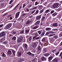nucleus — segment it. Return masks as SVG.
Returning <instances> with one entry per match:
<instances>
[{
    "instance_id": "1",
    "label": "nucleus",
    "mask_w": 62,
    "mask_h": 62,
    "mask_svg": "<svg viewBox=\"0 0 62 62\" xmlns=\"http://www.w3.org/2000/svg\"><path fill=\"white\" fill-rule=\"evenodd\" d=\"M11 25L10 24H9L7 25L4 28L5 29H8L11 27Z\"/></svg>"
},
{
    "instance_id": "2",
    "label": "nucleus",
    "mask_w": 62,
    "mask_h": 62,
    "mask_svg": "<svg viewBox=\"0 0 62 62\" xmlns=\"http://www.w3.org/2000/svg\"><path fill=\"white\" fill-rule=\"evenodd\" d=\"M19 38H18L17 40V42H21L22 41V40L23 39V37L22 36H20L19 37Z\"/></svg>"
},
{
    "instance_id": "3",
    "label": "nucleus",
    "mask_w": 62,
    "mask_h": 62,
    "mask_svg": "<svg viewBox=\"0 0 62 62\" xmlns=\"http://www.w3.org/2000/svg\"><path fill=\"white\" fill-rule=\"evenodd\" d=\"M59 5V3H55L54 4L53 6V8H57L58 5Z\"/></svg>"
},
{
    "instance_id": "4",
    "label": "nucleus",
    "mask_w": 62,
    "mask_h": 62,
    "mask_svg": "<svg viewBox=\"0 0 62 62\" xmlns=\"http://www.w3.org/2000/svg\"><path fill=\"white\" fill-rule=\"evenodd\" d=\"M32 46L33 48H35L37 47V44L36 43H32Z\"/></svg>"
},
{
    "instance_id": "5",
    "label": "nucleus",
    "mask_w": 62,
    "mask_h": 62,
    "mask_svg": "<svg viewBox=\"0 0 62 62\" xmlns=\"http://www.w3.org/2000/svg\"><path fill=\"white\" fill-rule=\"evenodd\" d=\"M41 60L42 61H46V58L44 56H42L41 57Z\"/></svg>"
},
{
    "instance_id": "6",
    "label": "nucleus",
    "mask_w": 62,
    "mask_h": 62,
    "mask_svg": "<svg viewBox=\"0 0 62 62\" xmlns=\"http://www.w3.org/2000/svg\"><path fill=\"white\" fill-rule=\"evenodd\" d=\"M23 47H24L26 49H27V47H28V45L26 44H24L23 45Z\"/></svg>"
},
{
    "instance_id": "7",
    "label": "nucleus",
    "mask_w": 62,
    "mask_h": 62,
    "mask_svg": "<svg viewBox=\"0 0 62 62\" xmlns=\"http://www.w3.org/2000/svg\"><path fill=\"white\" fill-rule=\"evenodd\" d=\"M17 54L18 55L19 57H21V55L22 54V52H18Z\"/></svg>"
},
{
    "instance_id": "8",
    "label": "nucleus",
    "mask_w": 62,
    "mask_h": 62,
    "mask_svg": "<svg viewBox=\"0 0 62 62\" xmlns=\"http://www.w3.org/2000/svg\"><path fill=\"white\" fill-rule=\"evenodd\" d=\"M52 26L54 27H57L58 26V23H54L52 25Z\"/></svg>"
},
{
    "instance_id": "9",
    "label": "nucleus",
    "mask_w": 62,
    "mask_h": 62,
    "mask_svg": "<svg viewBox=\"0 0 62 62\" xmlns=\"http://www.w3.org/2000/svg\"><path fill=\"white\" fill-rule=\"evenodd\" d=\"M53 61V62H58V60L56 58H55Z\"/></svg>"
},
{
    "instance_id": "10",
    "label": "nucleus",
    "mask_w": 62,
    "mask_h": 62,
    "mask_svg": "<svg viewBox=\"0 0 62 62\" xmlns=\"http://www.w3.org/2000/svg\"><path fill=\"white\" fill-rule=\"evenodd\" d=\"M19 14H20V12H17L16 14V16L15 17V18H17V17H18V16H19Z\"/></svg>"
},
{
    "instance_id": "11",
    "label": "nucleus",
    "mask_w": 62,
    "mask_h": 62,
    "mask_svg": "<svg viewBox=\"0 0 62 62\" xmlns=\"http://www.w3.org/2000/svg\"><path fill=\"white\" fill-rule=\"evenodd\" d=\"M8 54H9V55H11L12 54V52L10 50H9L8 51Z\"/></svg>"
},
{
    "instance_id": "12",
    "label": "nucleus",
    "mask_w": 62,
    "mask_h": 62,
    "mask_svg": "<svg viewBox=\"0 0 62 62\" xmlns=\"http://www.w3.org/2000/svg\"><path fill=\"white\" fill-rule=\"evenodd\" d=\"M46 51H47V48H44L43 50V53H46Z\"/></svg>"
},
{
    "instance_id": "13",
    "label": "nucleus",
    "mask_w": 62,
    "mask_h": 62,
    "mask_svg": "<svg viewBox=\"0 0 62 62\" xmlns=\"http://www.w3.org/2000/svg\"><path fill=\"white\" fill-rule=\"evenodd\" d=\"M53 56H51L49 58H48V60L49 61H50L51 60L53 59Z\"/></svg>"
},
{
    "instance_id": "14",
    "label": "nucleus",
    "mask_w": 62,
    "mask_h": 62,
    "mask_svg": "<svg viewBox=\"0 0 62 62\" xmlns=\"http://www.w3.org/2000/svg\"><path fill=\"white\" fill-rule=\"evenodd\" d=\"M1 33L2 37H3V36H5V35H6V33H5V32L4 31L2 32Z\"/></svg>"
},
{
    "instance_id": "15",
    "label": "nucleus",
    "mask_w": 62,
    "mask_h": 62,
    "mask_svg": "<svg viewBox=\"0 0 62 62\" xmlns=\"http://www.w3.org/2000/svg\"><path fill=\"white\" fill-rule=\"evenodd\" d=\"M12 51L13 52V54L14 55V56H15V53H16L15 51L13 49L12 50Z\"/></svg>"
},
{
    "instance_id": "16",
    "label": "nucleus",
    "mask_w": 62,
    "mask_h": 62,
    "mask_svg": "<svg viewBox=\"0 0 62 62\" xmlns=\"http://www.w3.org/2000/svg\"><path fill=\"white\" fill-rule=\"evenodd\" d=\"M23 61H24V60L22 59H20L18 61V62H22Z\"/></svg>"
},
{
    "instance_id": "17",
    "label": "nucleus",
    "mask_w": 62,
    "mask_h": 62,
    "mask_svg": "<svg viewBox=\"0 0 62 62\" xmlns=\"http://www.w3.org/2000/svg\"><path fill=\"white\" fill-rule=\"evenodd\" d=\"M46 31H50L51 30V28H47L46 29Z\"/></svg>"
},
{
    "instance_id": "18",
    "label": "nucleus",
    "mask_w": 62,
    "mask_h": 62,
    "mask_svg": "<svg viewBox=\"0 0 62 62\" xmlns=\"http://www.w3.org/2000/svg\"><path fill=\"white\" fill-rule=\"evenodd\" d=\"M57 14V13H54L52 15L53 17H55Z\"/></svg>"
},
{
    "instance_id": "19",
    "label": "nucleus",
    "mask_w": 62,
    "mask_h": 62,
    "mask_svg": "<svg viewBox=\"0 0 62 62\" xmlns=\"http://www.w3.org/2000/svg\"><path fill=\"white\" fill-rule=\"evenodd\" d=\"M5 39V38H3L0 39V42H2L3 40H4Z\"/></svg>"
},
{
    "instance_id": "20",
    "label": "nucleus",
    "mask_w": 62,
    "mask_h": 62,
    "mask_svg": "<svg viewBox=\"0 0 62 62\" xmlns=\"http://www.w3.org/2000/svg\"><path fill=\"white\" fill-rule=\"evenodd\" d=\"M61 17V15L60 14L58 15L57 16V18H59V19H60Z\"/></svg>"
},
{
    "instance_id": "21",
    "label": "nucleus",
    "mask_w": 62,
    "mask_h": 62,
    "mask_svg": "<svg viewBox=\"0 0 62 62\" xmlns=\"http://www.w3.org/2000/svg\"><path fill=\"white\" fill-rule=\"evenodd\" d=\"M39 23H40V21H38L37 22L35 23V25H38V24H39Z\"/></svg>"
},
{
    "instance_id": "22",
    "label": "nucleus",
    "mask_w": 62,
    "mask_h": 62,
    "mask_svg": "<svg viewBox=\"0 0 62 62\" xmlns=\"http://www.w3.org/2000/svg\"><path fill=\"white\" fill-rule=\"evenodd\" d=\"M40 18H41V16H39L36 17V19L37 20H39Z\"/></svg>"
},
{
    "instance_id": "23",
    "label": "nucleus",
    "mask_w": 62,
    "mask_h": 62,
    "mask_svg": "<svg viewBox=\"0 0 62 62\" xmlns=\"http://www.w3.org/2000/svg\"><path fill=\"white\" fill-rule=\"evenodd\" d=\"M50 55V54L49 53H46L44 54V55L45 56H48Z\"/></svg>"
},
{
    "instance_id": "24",
    "label": "nucleus",
    "mask_w": 62,
    "mask_h": 62,
    "mask_svg": "<svg viewBox=\"0 0 62 62\" xmlns=\"http://www.w3.org/2000/svg\"><path fill=\"white\" fill-rule=\"evenodd\" d=\"M20 5V3L18 4L17 5L15 8L13 9V10H15L16 8H17V7H18V6Z\"/></svg>"
},
{
    "instance_id": "25",
    "label": "nucleus",
    "mask_w": 62,
    "mask_h": 62,
    "mask_svg": "<svg viewBox=\"0 0 62 62\" xmlns=\"http://www.w3.org/2000/svg\"><path fill=\"white\" fill-rule=\"evenodd\" d=\"M45 17L44 16L43 17H42V19L41 20V21H44L45 20Z\"/></svg>"
},
{
    "instance_id": "26",
    "label": "nucleus",
    "mask_w": 62,
    "mask_h": 62,
    "mask_svg": "<svg viewBox=\"0 0 62 62\" xmlns=\"http://www.w3.org/2000/svg\"><path fill=\"white\" fill-rule=\"evenodd\" d=\"M42 6L41 5L38 7L39 9L40 10L42 9Z\"/></svg>"
},
{
    "instance_id": "27",
    "label": "nucleus",
    "mask_w": 62,
    "mask_h": 62,
    "mask_svg": "<svg viewBox=\"0 0 62 62\" xmlns=\"http://www.w3.org/2000/svg\"><path fill=\"white\" fill-rule=\"evenodd\" d=\"M48 33L49 34H54V32H53L52 31H48Z\"/></svg>"
},
{
    "instance_id": "28",
    "label": "nucleus",
    "mask_w": 62,
    "mask_h": 62,
    "mask_svg": "<svg viewBox=\"0 0 62 62\" xmlns=\"http://www.w3.org/2000/svg\"><path fill=\"white\" fill-rule=\"evenodd\" d=\"M45 34V32H43L41 35V36H43Z\"/></svg>"
},
{
    "instance_id": "29",
    "label": "nucleus",
    "mask_w": 62,
    "mask_h": 62,
    "mask_svg": "<svg viewBox=\"0 0 62 62\" xmlns=\"http://www.w3.org/2000/svg\"><path fill=\"white\" fill-rule=\"evenodd\" d=\"M38 50L39 51H40V50H41V47H40V46H39L38 48Z\"/></svg>"
},
{
    "instance_id": "30",
    "label": "nucleus",
    "mask_w": 62,
    "mask_h": 62,
    "mask_svg": "<svg viewBox=\"0 0 62 62\" xmlns=\"http://www.w3.org/2000/svg\"><path fill=\"white\" fill-rule=\"evenodd\" d=\"M30 23V21H29L28 20L26 22V24H29Z\"/></svg>"
},
{
    "instance_id": "31",
    "label": "nucleus",
    "mask_w": 62,
    "mask_h": 62,
    "mask_svg": "<svg viewBox=\"0 0 62 62\" xmlns=\"http://www.w3.org/2000/svg\"><path fill=\"white\" fill-rule=\"evenodd\" d=\"M29 32V30H26L25 31V33H28Z\"/></svg>"
},
{
    "instance_id": "32",
    "label": "nucleus",
    "mask_w": 62,
    "mask_h": 62,
    "mask_svg": "<svg viewBox=\"0 0 62 62\" xmlns=\"http://www.w3.org/2000/svg\"><path fill=\"white\" fill-rule=\"evenodd\" d=\"M42 41H43V42H45V41H46V39L44 38H43L42 40Z\"/></svg>"
},
{
    "instance_id": "33",
    "label": "nucleus",
    "mask_w": 62,
    "mask_h": 62,
    "mask_svg": "<svg viewBox=\"0 0 62 62\" xmlns=\"http://www.w3.org/2000/svg\"><path fill=\"white\" fill-rule=\"evenodd\" d=\"M49 10H50V9H48L45 12V13H47L48 12H49Z\"/></svg>"
},
{
    "instance_id": "34",
    "label": "nucleus",
    "mask_w": 62,
    "mask_h": 62,
    "mask_svg": "<svg viewBox=\"0 0 62 62\" xmlns=\"http://www.w3.org/2000/svg\"><path fill=\"white\" fill-rule=\"evenodd\" d=\"M44 11V10L42 9V10H40V13H42V12Z\"/></svg>"
},
{
    "instance_id": "35",
    "label": "nucleus",
    "mask_w": 62,
    "mask_h": 62,
    "mask_svg": "<svg viewBox=\"0 0 62 62\" xmlns=\"http://www.w3.org/2000/svg\"><path fill=\"white\" fill-rule=\"evenodd\" d=\"M55 35V34H50L49 36V37H51L52 36H54Z\"/></svg>"
},
{
    "instance_id": "36",
    "label": "nucleus",
    "mask_w": 62,
    "mask_h": 62,
    "mask_svg": "<svg viewBox=\"0 0 62 62\" xmlns=\"http://www.w3.org/2000/svg\"><path fill=\"white\" fill-rule=\"evenodd\" d=\"M24 32V30H21V31L20 32V33H23Z\"/></svg>"
},
{
    "instance_id": "37",
    "label": "nucleus",
    "mask_w": 62,
    "mask_h": 62,
    "mask_svg": "<svg viewBox=\"0 0 62 62\" xmlns=\"http://www.w3.org/2000/svg\"><path fill=\"white\" fill-rule=\"evenodd\" d=\"M27 54H29V55H31V52H29L27 53Z\"/></svg>"
},
{
    "instance_id": "38",
    "label": "nucleus",
    "mask_w": 62,
    "mask_h": 62,
    "mask_svg": "<svg viewBox=\"0 0 62 62\" xmlns=\"http://www.w3.org/2000/svg\"><path fill=\"white\" fill-rule=\"evenodd\" d=\"M53 31H58V30L57 29H53Z\"/></svg>"
},
{
    "instance_id": "39",
    "label": "nucleus",
    "mask_w": 62,
    "mask_h": 62,
    "mask_svg": "<svg viewBox=\"0 0 62 62\" xmlns=\"http://www.w3.org/2000/svg\"><path fill=\"white\" fill-rule=\"evenodd\" d=\"M53 38H54L55 39H56L57 38V36H56V35H55L53 36Z\"/></svg>"
},
{
    "instance_id": "40",
    "label": "nucleus",
    "mask_w": 62,
    "mask_h": 62,
    "mask_svg": "<svg viewBox=\"0 0 62 62\" xmlns=\"http://www.w3.org/2000/svg\"><path fill=\"white\" fill-rule=\"evenodd\" d=\"M41 31H38V33H39V35H40L41 33Z\"/></svg>"
},
{
    "instance_id": "41",
    "label": "nucleus",
    "mask_w": 62,
    "mask_h": 62,
    "mask_svg": "<svg viewBox=\"0 0 62 62\" xmlns=\"http://www.w3.org/2000/svg\"><path fill=\"white\" fill-rule=\"evenodd\" d=\"M2 56H3V57H5V56H6V54H5L4 53H3L2 54Z\"/></svg>"
},
{
    "instance_id": "42",
    "label": "nucleus",
    "mask_w": 62,
    "mask_h": 62,
    "mask_svg": "<svg viewBox=\"0 0 62 62\" xmlns=\"http://www.w3.org/2000/svg\"><path fill=\"white\" fill-rule=\"evenodd\" d=\"M48 34H49V32H47L46 34L45 35V36H47V35H48Z\"/></svg>"
},
{
    "instance_id": "43",
    "label": "nucleus",
    "mask_w": 62,
    "mask_h": 62,
    "mask_svg": "<svg viewBox=\"0 0 62 62\" xmlns=\"http://www.w3.org/2000/svg\"><path fill=\"white\" fill-rule=\"evenodd\" d=\"M38 7H39V6H37V7H35L34 8H32L31 9H36V8H38Z\"/></svg>"
},
{
    "instance_id": "44",
    "label": "nucleus",
    "mask_w": 62,
    "mask_h": 62,
    "mask_svg": "<svg viewBox=\"0 0 62 62\" xmlns=\"http://www.w3.org/2000/svg\"><path fill=\"white\" fill-rule=\"evenodd\" d=\"M38 28V26H36L35 27H34V28H33V29H36Z\"/></svg>"
},
{
    "instance_id": "45",
    "label": "nucleus",
    "mask_w": 62,
    "mask_h": 62,
    "mask_svg": "<svg viewBox=\"0 0 62 62\" xmlns=\"http://www.w3.org/2000/svg\"><path fill=\"white\" fill-rule=\"evenodd\" d=\"M12 2H13V0H11L9 3V4H11L12 3Z\"/></svg>"
},
{
    "instance_id": "46",
    "label": "nucleus",
    "mask_w": 62,
    "mask_h": 62,
    "mask_svg": "<svg viewBox=\"0 0 62 62\" xmlns=\"http://www.w3.org/2000/svg\"><path fill=\"white\" fill-rule=\"evenodd\" d=\"M54 12V11L53 10H52L51 12V14H53V13Z\"/></svg>"
},
{
    "instance_id": "47",
    "label": "nucleus",
    "mask_w": 62,
    "mask_h": 62,
    "mask_svg": "<svg viewBox=\"0 0 62 62\" xmlns=\"http://www.w3.org/2000/svg\"><path fill=\"white\" fill-rule=\"evenodd\" d=\"M39 10H36V13H35V14H38V13H39Z\"/></svg>"
},
{
    "instance_id": "48",
    "label": "nucleus",
    "mask_w": 62,
    "mask_h": 62,
    "mask_svg": "<svg viewBox=\"0 0 62 62\" xmlns=\"http://www.w3.org/2000/svg\"><path fill=\"white\" fill-rule=\"evenodd\" d=\"M16 37H14L12 39V40H13V39H14V40H16Z\"/></svg>"
},
{
    "instance_id": "49",
    "label": "nucleus",
    "mask_w": 62,
    "mask_h": 62,
    "mask_svg": "<svg viewBox=\"0 0 62 62\" xmlns=\"http://www.w3.org/2000/svg\"><path fill=\"white\" fill-rule=\"evenodd\" d=\"M59 53H60V52L59 51L58 53H56V55H58V54H59Z\"/></svg>"
},
{
    "instance_id": "50",
    "label": "nucleus",
    "mask_w": 62,
    "mask_h": 62,
    "mask_svg": "<svg viewBox=\"0 0 62 62\" xmlns=\"http://www.w3.org/2000/svg\"><path fill=\"white\" fill-rule=\"evenodd\" d=\"M31 56H35V54H32L31 53Z\"/></svg>"
},
{
    "instance_id": "51",
    "label": "nucleus",
    "mask_w": 62,
    "mask_h": 62,
    "mask_svg": "<svg viewBox=\"0 0 62 62\" xmlns=\"http://www.w3.org/2000/svg\"><path fill=\"white\" fill-rule=\"evenodd\" d=\"M39 39V37H38L37 38H36L35 39Z\"/></svg>"
},
{
    "instance_id": "52",
    "label": "nucleus",
    "mask_w": 62,
    "mask_h": 62,
    "mask_svg": "<svg viewBox=\"0 0 62 62\" xmlns=\"http://www.w3.org/2000/svg\"><path fill=\"white\" fill-rule=\"evenodd\" d=\"M3 25H4V24H3L0 25V28H1V27H3Z\"/></svg>"
},
{
    "instance_id": "53",
    "label": "nucleus",
    "mask_w": 62,
    "mask_h": 62,
    "mask_svg": "<svg viewBox=\"0 0 62 62\" xmlns=\"http://www.w3.org/2000/svg\"><path fill=\"white\" fill-rule=\"evenodd\" d=\"M38 2H35V6H36V5H38Z\"/></svg>"
},
{
    "instance_id": "54",
    "label": "nucleus",
    "mask_w": 62,
    "mask_h": 62,
    "mask_svg": "<svg viewBox=\"0 0 62 62\" xmlns=\"http://www.w3.org/2000/svg\"><path fill=\"white\" fill-rule=\"evenodd\" d=\"M35 11H36V10H34L33 11H32L31 12L32 14H33Z\"/></svg>"
},
{
    "instance_id": "55",
    "label": "nucleus",
    "mask_w": 62,
    "mask_h": 62,
    "mask_svg": "<svg viewBox=\"0 0 62 62\" xmlns=\"http://www.w3.org/2000/svg\"><path fill=\"white\" fill-rule=\"evenodd\" d=\"M35 37L36 38L37 36H38V34L37 33H36L35 34Z\"/></svg>"
},
{
    "instance_id": "56",
    "label": "nucleus",
    "mask_w": 62,
    "mask_h": 62,
    "mask_svg": "<svg viewBox=\"0 0 62 62\" xmlns=\"http://www.w3.org/2000/svg\"><path fill=\"white\" fill-rule=\"evenodd\" d=\"M3 6H4V4H2L0 5V7H3Z\"/></svg>"
},
{
    "instance_id": "57",
    "label": "nucleus",
    "mask_w": 62,
    "mask_h": 62,
    "mask_svg": "<svg viewBox=\"0 0 62 62\" xmlns=\"http://www.w3.org/2000/svg\"><path fill=\"white\" fill-rule=\"evenodd\" d=\"M26 15V14H24L22 15V16H25Z\"/></svg>"
},
{
    "instance_id": "58",
    "label": "nucleus",
    "mask_w": 62,
    "mask_h": 62,
    "mask_svg": "<svg viewBox=\"0 0 62 62\" xmlns=\"http://www.w3.org/2000/svg\"><path fill=\"white\" fill-rule=\"evenodd\" d=\"M62 55V52H61V53L60 55H59V56H61Z\"/></svg>"
},
{
    "instance_id": "59",
    "label": "nucleus",
    "mask_w": 62,
    "mask_h": 62,
    "mask_svg": "<svg viewBox=\"0 0 62 62\" xmlns=\"http://www.w3.org/2000/svg\"><path fill=\"white\" fill-rule=\"evenodd\" d=\"M25 6V4H23V8Z\"/></svg>"
},
{
    "instance_id": "60",
    "label": "nucleus",
    "mask_w": 62,
    "mask_h": 62,
    "mask_svg": "<svg viewBox=\"0 0 62 62\" xmlns=\"http://www.w3.org/2000/svg\"><path fill=\"white\" fill-rule=\"evenodd\" d=\"M7 43V42H6V41H5L3 43V44H6Z\"/></svg>"
},
{
    "instance_id": "61",
    "label": "nucleus",
    "mask_w": 62,
    "mask_h": 62,
    "mask_svg": "<svg viewBox=\"0 0 62 62\" xmlns=\"http://www.w3.org/2000/svg\"><path fill=\"white\" fill-rule=\"evenodd\" d=\"M8 14V13H7V14H5L4 15H3V16H2V17H4V16H6V15H7Z\"/></svg>"
},
{
    "instance_id": "62",
    "label": "nucleus",
    "mask_w": 62,
    "mask_h": 62,
    "mask_svg": "<svg viewBox=\"0 0 62 62\" xmlns=\"http://www.w3.org/2000/svg\"><path fill=\"white\" fill-rule=\"evenodd\" d=\"M46 25H47V26H48L49 25V23H46Z\"/></svg>"
},
{
    "instance_id": "63",
    "label": "nucleus",
    "mask_w": 62,
    "mask_h": 62,
    "mask_svg": "<svg viewBox=\"0 0 62 62\" xmlns=\"http://www.w3.org/2000/svg\"><path fill=\"white\" fill-rule=\"evenodd\" d=\"M16 32H13L12 33V34H16Z\"/></svg>"
},
{
    "instance_id": "64",
    "label": "nucleus",
    "mask_w": 62,
    "mask_h": 62,
    "mask_svg": "<svg viewBox=\"0 0 62 62\" xmlns=\"http://www.w3.org/2000/svg\"><path fill=\"white\" fill-rule=\"evenodd\" d=\"M31 61H32V62H34V61H35V59H33V60H32Z\"/></svg>"
}]
</instances>
